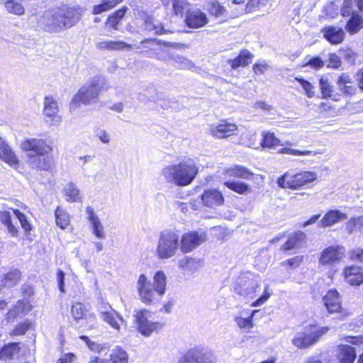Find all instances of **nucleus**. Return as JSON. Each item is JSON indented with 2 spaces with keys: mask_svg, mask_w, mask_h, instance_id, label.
Segmentation results:
<instances>
[{
  "mask_svg": "<svg viewBox=\"0 0 363 363\" xmlns=\"http://www.w3.org/2000/svg\"><path fill=\"white\" fill-rule=\"evenodd\" d=\"M233 288L238 296L253 299L260 291L259 277L250 272L241 274L234 281Z\"/></svg>",
  "mask_w": 363,
  "mask_h": 363,
  "instance_id": "6",
  "label": "nucleus"
},
{
  "mask_svg": "<svg viewBox=\"0 0 363 363\" xmlns=\"http://www.w3.org/2000/svg\"><path fill=\"white\" fill-rule=\"evenodd\" d=\"M208 12L211 16H215L216 18H221L226 17L227 11L224 6H221L218 2H213L208 9Z\"/></svg>",
  "mask_w": 363,
  "mask_h": 363,
  "instance_id": "49",
  "label": "nucleus"
},
{
  "mask_svg": "<svg viewBox=\"0 0 363 363\" xmlns=\"http://www.w3.org/2000/svg\"><path fill=\"white\" fill-rule=\"evenodd\" d=\"M55 216L57 225L61 229H65L69 225V214L59 206L55 211Z\"/></svg>",
  "mask_w": 363,
  "mask_h": 363,
  "instance_id": "41",
  "label": "nucleus"
},
{
  "mask_svg": "<svg viewBox=\"0 0 363 363\" xmlns=\"http://www.w3.org/2000/svg\"><path fill=\"white\" fill-rule=\"evenodd\" d=\"M128 363V354L121 347H113L109 354V359H100L98 357H91L89 363Z\"/></svg>",
  "mask_w": 363,
  "mask_h": 363,
  "instance_id": "16",
  "label": "nucleus"
},
{
  "mask_svg": "<svg viewBox=\"0 0 363 363\" xmlns=\"http://www.w3.org/2000/svg\"><path fill=\"white\" fill-rule=\"evenodd\" d=\"M21 277V272L18 269H13L4 274L1 283L6 287H12L18 284Z\"/></svg>",
  "mask_w": 363,
  "mask_h": 363,
  "instance_id": "38",
  "label": "nucleus"
},
{
  "mask_svg": "<svg viewBox=\"0 0 363 363\" xmlns=\"http://www.w3.org/2000/svg\"><path fill=\"white\" fill-rule=\"evenodd\" d=\"M48 155H35L33 152H28L27 163L33 169L48 171L53 164V157Z\"/></svg>",
  "mask_w": 363,
  "mask_h": 363,
  "instance_id": "13",
  "label": "nucleus"
},
{
  "mask_svg": "<svg viewBox=\"0 0 363 363\" xmlns=\"http://www.w3.org/2000/svg\"><path fill=\"white\" fill-rule=\"evenodd\" d=\"M258 311L257 310L252 311L247 318L237 316L235 318V322L240 329L249 330L253 327L252 318Z\"/></svg>",
  "mask_w": 363,
  "mask_h": 363,
  "instance_id": "48",
  "label": "nucleus"
},
{
  "mask_svg": "<svg viewBox=\"0 0 363 363\" xmlns=\"http://www.w3.org/2000/svg\"><path fill=\"white\" fill-rule=\"evenodd\" d=\"M153 280V283H151L143 274L139 276L137 281V290L140 299L147 305L158 301L166 291L167 277L163 272H156Z\"/></svg>",
  "mask_w": 363,
  "mask_h": 363,
  "instance_id": "2",
  "label": "nucleus"
},
{
  "mask_svg": "<svg viewBox=\"0 0 363 363\" xmlns=\"http://www.w3.org/2000/svg\"><path fill=\"white\" fill-rule=\"evenodd\" d=\"M63 193L66 196V200L69 202H77L81 200L79 190L73 182H69L65 186Z\"/></svg>",
  "mask_w": 363,
  "mask_h": 363,
  "instance_id": "35",
  "label": "nucleus"
},
{
  "mask_svg": "<svg viewBox=\"0 0 363 363\" xmlns=\"http://www.w3.org/2000/svg\"><path fill=\"white\" fill-rule=\"evenodd\" d=\"M178 69H191L194 67V62L184 56L172 53L171 58Z\"/></svg>",
  "mask_w": 363,
  "mask_h": 363,
  "instance_id": "45",
  "label": "nucleus"
},
{
  "mask_svg": "<svg viewBox=\"0 0 363 363\" xmlns=\"http://www.w3.org/2000/svg\"><path fill=\"white\" fill-rule=\"evenodd\" d=\"M344 277L350 285L359 286L363 283V269L356 265L347 266L344 269Z\"/></svg>",
  "mask_w": 363,
  "mask_h": 363,
  "instance_id": "20",
  "label": "nucleus"
},
{
  "mask_svg": "<svg viewBox=\"0 0 363 363\" xmlns=\"http://www.w3.org/2000/svg\"><path fill=\"white\" fill-rule=\"evenodd\" d=\"M352 83V81L349 74L343 73L339 77L337 81V85L338 89L340 90L342 94L345 90V88L347 87V84H350Z\"/></svg>",
  "mask_w": 363,
  "mask_h": 363,
  "instance_id": "56",
  "label": "nucleus"
},
{
  "mask_svg": "<svg viewBox=\"0 0 363 363\" xmlns=\"http://www.w3.org/2000/svg\"><path fill=\"white\" fill-rule=\"evenodd\" d=\"M206 241V233L191 231L185 233L179 238L180 248L182 252L188 253Z\"/></svg>",
  "mask_w": 363,
  "mask_h": 363,
  "instance_id": "9",
  "label": "nucleus"
},
{
  "mask_svg": "<svg viewBox=\"0 0 363 363\" xmlns=\"http://www.w3.org/2000/svg\"><path fill=\"white\" fill-rule=\"evenodd\" d=\"M0 220L6 227L8 232L12 236L18 235L16 227L11 222V213L9 211H0Z\"/></svg>",
  "mask_w": 363,
  "mask_h": 363,
  "instance_id": "43",
  "label": "nucleus"
},
{
  "mask_svg": "<svg viewBox=\"0 0 363 363\" xmlns=\"http://www.w3.org/2000/svg\"><path fill=\"white\" fill-rule=\"evenodd\" d=\"M184 21L189 28H199L205 26L208 22V19L205 13L196 9L188 11Z\"/></svg>",
  "mask_w": 363,
  "mask_h": 363,
  "instance_id": "17",
  "label": "nucleus"
},
{
  "mask_svg": "<svg viewBox=\"0 0 363 363\" xmlns=\"http://www.w3.org/2000/svg\"><path fill=\"white\" fill-rule=\"evenodd\" d=\"M21 147L24 151L33 152L35 155L50 154L52 150L45 140L38 138L25 140Z\"/></svg>",
  "mask_w": 363,
  "mask_h": 363,
  "instance_id": "11",
  "label": "nucleus"
},
{
  "mask_svg": "<svg viewBox=\"0 0 363 363\" xmlns=\"http://www.w3.org/2000/svg\"><path fill=\"white\" fill-rule=\"evenodd\" d=\"M86 213L87 214V218L91 223L93 234L99 239L105 238L104 226L102 225L99 217L94 213L93 208L90 206H87L86 208Z\"/></svg>",
  "mask_w": 363,
  "mask_h": 363,
  "instance_id": "27",
  "label": "nucleus"
},
{
  "mask_svg": "<svg viewBox=\"0 0 363 363\" xmlns=\"http://www.w3.org/2000/svg\"><path fill=\"white\" fill-rule=\"evenodd\" d=\"M123 0H102L101 2L93 6L92 13L94 15L101 13L115 7Z\"/></svg>",
  "mask_w": 363,
  "mask_h": 363,
  "instance_id": "40",
  "label": "nucleus"
},
{
  "mask_svg": "<svg viewBox=\"0 0 363 363\" xmlns=\"http://www.w3.org/2000/svg\"><path fill=\"white\" fill-rule=\"evenodd\" d=\"M363 28V18L356 11L352 12L348 20L345 29L350 34H355Z\"/></svg>",
  "mask_w": 363,
  "mask_h": 363,
  "instance_id": "32",
  "label": "nucleus"
},
{
  "mask_svg": "<svg viewBox=\"0 0 363 363\" xmlns=\"http://www.w3.org/2000/svg\"><path fill=\"white\" fill-rule=\"evenodd\" d=\"M320 88L323 96L324 98L332 97V93L333 91V87L330 84L328 80L324 77H321L319 80Z\"/></svg>",
  "mask_w": 363,
  "mask_h": 363,
  "instance_id": "51",
  "label": "nucleus"
},
{
  "mask_svg": "<svg viewBox=\"0 0 363 363\" xmlns=\"http://www.w3.org/2000/svg\"><path fill=\"white\" fill-rule=\"evenodd\" d=\"M303 259V256L302 255L295 256L292 258L283 261L281 262V265L283 267L288 266L290 269H296L300 266Z\"/></svg>",
  "mask_w": 363,
  "mask_h": 363,
  "instance_id": "57",
  "label": "nucleus"
},
{
  "mask_svg": "<svg viewBox=\"0 0 363 363\" xmlns=\"http://www.w3.org/2000/svg\"><path fill=\"white\" fill-rule=\"evenodd\" d=\"M328 330L327 327L318 328L316 325H310L305 328L303 332L298 333L295 335L293 344L300 349L308 348L314 345Z\"/></svg>",
  "mask_w": 363,
  "mask_h": 363,
  "instance_id": "7",
  "label": "nucleus"
},
{
  "mask_svg": "<svg viewBox=\"0 0 363 363\" xmlns=\"http://www.w3.org/2000/svg\"><path fill=\"white\" fill-rule=\"evenodd\" d=\"M13 213L15 214L16 218L18 219L22 228L25 230V232L28 233L31 230V225L28 222L25 214L21 213L18 209L13 210Z\"/></svg>",
  "mask_w": 363,
  "mask_h": 363,
  "instance_id": "58",
  "label": "nucleus"
},
{
  "mask_svg": "<svg viewBox=\"0 0 363 363\" xmlns=\"http://www.w3.org/2000/svg\"><path fill=\"white\" fill-rule=\"evenodd\" d=\"M5 7L8 12L21 16L24 13L25 9L21 4V0H4Z\"/></svg>",
  "mask_w": 363,
  "mask_h": 363,
  "instance_id": "44",
  "label": "nucleus"
},
{
  "mask_svg": "<svg viewBox=\"0 0 363 363\" xmlns=\"http://www.w3.org/2000/svg\"><path fill=\"white\" fill-rule=\"evenodd\" d=\"M146 311H140L135 315V321L138 331L144 336L149 337L153 331L161 326L158 322H150L147 317Z\"/></svg>",
  "mask_w": 363,
  "mask_h": 363,
  "instance_id": "12",
  "label": "nucleus"
},
{
  "mask_svg": "<svg viewBox=\"0 0 363 363\" xmlns=\"http://www.w3.org/2000/svg\"><path fill=\"white\" fill-rule=\"evenodd\" d=\"M213 354L199 347L188 350L178 360V363H214Z\"/></svg>",
  "mask_w": 363,
  "mask_h": 363,
  "instance_id": "8",
  "label": "nucleus"
},
{
  "mask_svg": "<svg viewBox=\"0 0 363 363\" xmlns=\"http://www.w3.org/2000/svg\"><path fill=\"white\" fill-rule=\"evenodd\" d=\"M197 263L198 262L195 259L185 257L179 261V266L183 269L191 271L194 269Z\"/></svg>",
  "mask_w": 363,
  "mask_h": 363,
  "instance_id": "59",
  "label": "nucleus"
},
{
  "mask_svg": "<svg viewBox=\"0 0 363 363\" xmlns=\"http://www.w3.org/2000/svg\"><path fill=\"white\" fill-rule=\"evenodd\" d=\"M19 342H10L0 350V359L6 360L13 357L20 351Z\"/></svg>",
  "mask_w": 363,
  "mask_h": 363,
  "instance_id": "37",
  "label": "nucleus"
},
{
  "mask_svg": "<svg viewBox=\"0 0 363 363\" xmlns=\"http://www.w3.org/2000/svg\"><path fill=\"white\" fill-rule=\"evenodd\" d=\"M198 173L197 167L191 162H183L178 164L163 168L162 174L167 182L179 186L190 184Z\"/></svg>",
  "mask_w": 363,
  "mask_h": 363,
  "instance_id": "3",
  "label": "nucleus"
},
{
  "mask_svg": "<svg viewBox=\"0 0 363 363\" xmlns=\"http://www.w3.org/2000/svg\"><path fill=\"white\" fill-rule=\"evenodd\" d=\"M279 153L281 154H289V155H300V156H304V155H315L316 152L311 150H298L295 149H291L289 147H284L279 150Z\"/></svg>",
  "mask_w": 363,
  "mask_h": 363,
  "instance_id": "54",
  "label": "nucleus"
},
{
  "mask_svg": "<svg viewBox=\"0 0 363 363\" xmlns=\"http://www.w3.org/2000/svg\"><path fill=\"white\" fill-rule=\"evenodd\" d=\"M347 218L346 213L341 212L339 210H330L328 211L318 223L320 228H326L334 225L341 220H345Z\"/></svg>",
  "mask_w": 363,
  "mask_h": 363,
  "instance_id": "23",
  "label": "nucleus"
},
{
  "mask_svg": "<svg viewBox=\"0 0 363 363\" xmlns=\"http://www.w3.org/2000/svg\"><path fill=\"white\" fill-rule=\"evenodd\" d=\"M128 10V9L127 6H123L120 9L116 11L108 17L106 23L113 29L118 30V25L124 17Z\"/></svg>",
  "mask_w": 363,
  "mask_h": 363,
  "instance_id": "39",
  "label": "nucleus"
},
{
  "mask_svg": "<svg viewBox=\"0 0 363 363\" xmlns=\"http://www.w3.org/2000/svg\"><path fill=\"white\" fill-rule=\"evenodd\" d=\"M161 44H163L165 46H172V43L169 42H163L162 43L161 40H159V44L157 48V50L155 52V55L154 58H156L157 60L166 62L171 58L172 53L169 52L168 50L161 48Z\"/></svg>",
  "mask_w": 363,
  "mask_h": 363,
  "instance_id": "46",
  "label": "nucleus"
},
{
  "mask_svg": "<svg viewBox=\"0 0 363 363\" xmlns=\"http://www.w3.org/2000/svg\"><path fill=\"white\" fill-rule=\"evenodd\" d=\"M357 357L354 347L348 345L339 346L337 358L340 363H353Z\"/></svg>",
  "mask_w": 363,
  "mask_h": 363,
  "instance_id": "30",
  "label": "nucleus"
},
{
  "mask_svg": "<svg viewBox=\"0 0 363 363\" xmlns=\"http://www.w3.org/2000/svg\"><path fill=\"white\" fill-rule=\"evenodd\" d=\"M253 71L256 74H264L270 66L264 60H259L253 65Z\"/></svg>",
  "mask_w": 363,
  "mask_h": 363,
  "instance_id": "62",
  "label": "nucleus"
},
{
  "mask_svg": "<svg viewBox=\"0 0 363 363\" xmlns=\"http://www.w3.org/2000/svg\"><path fill=\"white\" fill-rule=\"evenodd\" d=\"M224 185L229 189L240 194H245L250 191V186L245 182L229 180L226 181Z\"/></svg>",
  "mask_w": 363,
  "mask_h": 363,
  "instance_id": "42",
  "label": "nucleus"
},
{
  "mask_svg": "<svg viewBox=\"0 0 363 363\" xmlns=\"http://www.w3.org/2000/svg\"><path fill=\"white\" fill-rule=\"evenodd\" d=\"M14 306L19 315L26 314L32 309V306L28 299L20 300Z\"/></svg>",
  "mask_w": 363,
  "mask_h": 363,
  "instance_id": "55",
  "label": "nucleus"
},
{
  "mask_svg": "<svg viewBox=\"0 0 363 363\" xmlns=\"http://www.w3.org/2000/svg\"><path fill=\"white\" fill-rule=\"evenodd\" d=\"M72 314L74 319L77 321L82 319H95V315L93 313H88L84 306L82 303H75L72 307Z\"/></svg>",
  "mask_w": 363,
  "mask_h": 363,
  "instance_id": "34",
  "label": "nucleus"
},
{
  "mask_svg": "<svg viewBox=\"0 0 363 363\" xmlns=\"http://www.w3.org/2000/svg\"><path fill=\"white\" fill-rule=\"evenodd\" d=\"M345 252V250L342 246H330L322 251L319 262L324 266H332L342 259Z\"/></svg>",
  "mask_w": 363,
  "mask_h": 363,
  "instance_id": "10",
  "label": "nucleus"
},
{
  "mask_svg": "<svg viewBox=\"0 0 363 363\" xmlns=\"http://www.w3.org/2000/svg\"><path fill=\"white\" fill-rule=\"evenodd\" d=\"M142 28L144 30L153 32L155 35H161L167 33L161 22L152 16H146L144 18Z\"/></svg>",
  "mask_w": 363,
  "mask_h": 363,
  "instance_id": "29",
  "label": "nucleus"
},
{
  "mask_svg": "<svg viewBox=\"0 0 363 363\" xmlns=\"http://www.w3.org/2000/svg\"><path fill=\"white\" fill-rule=\"evenodd\" d=\"M363 227V216L350 218L346 223V228L350 233L360 229Z\"/></svg>",
  "mask_w": 363,
  "mask_h": 363,
  "instance_id": "50",
  "label": "nucleus"
},
{
  "mask_svg": "<svg viewBox=\"0 0 363 363\" xmlns=\"http://www.w3.org/2000/svg\"><path fill=\"white\" fill-rule=\"evenodd\" d=\"M238 127L235 124L223 121L218 125L211 127V133L217 138H228L235 134Z\"/></svg>",
  "mask_w": 363,
  "mask_h": 363,
  "instance_id": "22",
  "label": "nucleus"
},
{
  "mask_svg": "<svg viewBox=\"0 0 363 363\" xmlns=\"http://www.w3.org/2000/svg\"><path fill=\"white\" fill-rule=\"evenodd\" d=\"M323 13L326 16L334 18L338 14V6L333 1L328 2L323 7Z\"/></svg>",
  "mask_w": 363,
  "mask_h": 363,
  "instance_id": "53",
  "label": "nucleus"
},
{
  "mask_svg": "<svg viewBox=\"0 0 363 363\" xmlns=\"http://www.w3.org/2000/svg\"><path fill=\"white\" fill-rule=\"evenodd\" d=\"M323 301L327 311L330 313L341 312V300L340 294L336 289H330L323 296Z\"/></svg>",
  "mask_w": 363,
  "mask_h": 363,
  "instance_id": "18",
  "label": "nucleus"
},
{
  "mask_svg": "<svg viewBox=\"0 0 363 363\" xmlns=\"http://www.w3.org/2000/svg\"><path fill=\"white\" fill-rule=\"evenodd\" d=\"M0 159L8 163L11 167H16L19 160L6 141L0 136Z\"/></svg>",
  "mask_w": 363,
  "mask_h": 363,
  "instance_id": "26",
  "label": "nucleus"
},
{
  "mask_svg": "<svg viewBox=\"0 0 363 363\" xmlns=\"http://www.w3.org/2000/svg\"><path fill=\"white\" fill-rule=\"evenodd\" d=\"M226 173L229 177H235L245 179H250L253 175V173L247 168L238 164H235L226 170Z\"/></svg>",
  "mask_w": 363,
  "mask_h": 363,
  "instance_id": "36",
  "label": "nucleus"
},
{
  "mask_svg": "<svg viewBox=\"0 0 363 363\" xmlns=\"http://www.w3.org/2000/svg\"><path fill=\"white\" fill-rule=\"evenodd\" d=\"M341 60L336 54H330L328 67L337 69L341 66Z\"/></svg>",
  "mask_w": 363,
  "mask_h": 363,
  "instance_id": "64",
  "label": "nucleus"
},
{
  "mask_svg": "<svg viewBox=\"0 0 363 363\" xmlns=\"http://www.w3.org/2000/svg\"><path fill=\"white\" fill-rule=\"evenodd\" d=\"M58 104L52 96H45L44 99L43 114L52 118V124L57 125L61 122V118L57 115Z\"/></svg>",
  "mask_w": 363,
  "mask_h": 363,
  "instance_id": "21",
  "label": "nucleus"
},
{
  "mask_svg": "<svg viewBox=\"0 0 363 363\" xmlns=\"http://www.w3.org/2000/svg\"><path fill=\"white\" fill-rule=\"evenodd\" d=\"M317 179V174L313 172L305 171L291 174L288 184L290 189H297L311 183Z\"/></svg>",
  "mask_w": 363,
  "mask_h": 363,
  "instance_id": "15",
  "label": "nucleus"
},
{
  "mask_svg": "<svg viewBox=\"0 0 363 363\" xmlns=\"http://www.w3.org/2000/svg\"><path fill=\"white\" fill-rule=\"evenodd\" d=\"M349 257L352 261L363 262V249L357 247L350 250Z\"/></svg>",
  "mask_w": 363,
  "mask_h": 363,
  "instance_id": "63",
  "label": "nucleus"
},
{
  "mask_svg": "<svg viewBox=\"0 0 363 363\" xmlns=\"http://www.w3.org/2000/svg\"><path fill=\"white\" fill-rule=\"evenodd\" d=\"M187 5L186 0H173L172 8L176 15H182Z\"/></svg>",
  "mask_w": 363,
  "mask_h": 363,
  "instance_id": "61",
  "label": "nucleus"
},
{
  "mask_svg": "<svg viewBox=\"0 0 363 363\" xmlns=\"http://www.w3.org/2000/svg\"><path fill=\"white\" fill-rule=\"evenodd\" d=\"M100 318L108 323L113 329L119 331L121 325L124 323L123 318L111 306H105L104 310L99 311Z\"/></svg>",
  "mask_w": 363,
  "mask_h": 363,
  "instance_id": "14",
  "label": "nucleus"
},
{
  "mask_svg": "<svg viewBox=\"0 0 363 363\" xmlns=\"http://www.w3.org/2000/svg\"><path fill=\"white\" fill-rule=\"evenodd\" d=\"M106 86L105 78L101 75L95 76L84 84L74 96L72 102L76 105L79 104L89 105L96 103L99 93L106 89Z\"/></svg>",
  "mask_w": 363,
  "mask_h": 363,
  "instance_id": "4",
  "label": "nucleus"
},
{
  "mask_svg": "<svg viewBox=\"0 0 363 363\" xmlns=\"http://www.w3.org/2000/svg\"><path fill=\"white\" fill-rule=\"evenodd\" d=\"M201 200L206 206L215 208L216 206L223 204L224 198L219 191L216 189H208L201 195Z\"/></svg>",
  "mask_w": 363,
  "mask_h": 363,
  "instance_id": "24",
  "label": "nucleus"
},
{
  "mask_svg": "<svg viewBox=\"0 0 363 363\" xmlns=\"http://www.w3.org/2000/svg\"><path fill=\"white\" fill-rule=\"evenodd\" d=\"M79 338L85 342L87 347L92 352H101L104 349L103 346L97 342L91 341L88 336L81 335Z\"/></svg>",
  "mask_w": 363,
  "mask_h": 363,
  "instance_id": "60",
  "label": "nucleus"
},
{
  "mask_svg": "<svg viewBox=\"0 0 363 363\" xmlns=\"http://www.w3.org/2000/svg\"><path fill=\"white\" fill-rule=\"evenodd\" d=\"M306 234L302 231H296L291 233L285 243L280 247L281 251L298 250L306 243Z\"/></svg>",
  "mask_w": 363,
  "mask_h": 363,
  "instance_id": "19",
  "label": "nucleus"
},
{
  "mask_svg": "<svg viewBox=\"0 0 363 363\" xmlns=\"http://www.w3.org/2000/svg\"><path fill=\"white\" fill-rule=\"evenodd\" d=\"M159 40L152 38H147L140 42V45L136 46L137 49H140V52L147 57L154 58Z\"/></svg>",
  "mask_w": 363,
  "mask_h": 363,
  "instance_id": "28",
  "label": "nucleus"
},
{
  "mask_svg": "<svg viewBox=\"0 0 363 363\" xmlns=\"http://www.w3.org/2000/svg\"><path fill=\"white\" fill-rule=\"evenodd\" d=\"M279 142L280 140L277 137H275L273 133H262V138L260 143L262 147H274L275 146H277L279 144Z\"/></svg>",
  "mask_w": 363,
  "mask_h": 363,
  "instance_id": "47",
  "label": "nucleus"
},
{
  "mask_svg": "<svg viewBox=\"0 0 363 363\" xmlns=\"http://www.w3.org/2000/svg\"><path fill=\"white\" fill-rule=\"evenodd\" d=\"M96 47L99 50H121L131 48V45L121 40H108L101 41L96 43Z\"/></svg>",
  "mask_w": 363,
  "mask_h": 363,
  "instance_id": "33",
  "label": "nucleus"
},
{
  "mask_svg": "<svg viewBox=\"0 0 363 363\" xmlns=\"http://www.w3.org/2000/svg\"><path fill=\"white\" fill-rule=\"evenodd\" d=\"M253 57V54L247 50H242L239 55L233 60H228V64L233 69L240 67H245L250 64Z\"/></svg>",
  "mask_w": 363,
  "mask_h": 363,
  "instance_id": "31",
  "label": "nucleus"
},
{
  "mask_svg": "<svg viewBox=\"0 0 363 363\" xmlns=\"http://www.w3.org/2000/svg\"><path fill=\"white\" fill-rule=\"evenodd\" d=\"M80 9L63 6L45 11L38 18V26L45 31L57 33L74 26L81 18Z\"/></svg>",
  "mask_w": 363,
  "mask_h": 363,
  "instance_id": "1",
  "label": "nucleus"
},
{
  "mask_svg": "<svg viewBox=\"0 0 363 363\" xmlns=\"http://www.w3.org/2000/svg\"><path fill=\"white\" fill-rule=\"evenodd\" d=\"M324 38L331 44L341 43L345 38V31L342 28L336 26L325 27L322 29Z\"/></svg>",
  "mask_w": 363,
  "mask_h": 363,
  "instance_id": "25",
  "label": "nucleus"
},
{
  "mask_svg": "<svg viewBox=\"0 0 363 363\" xmlns=\"http://www.w3.org/2000/svg\"><path fill=\"white\" fill-rule=\"evenodd\" d=\"M179 235L172 230L160 232L156 247L155 255L159 259L173 257L179 247Z\"/></svg>",
  "mask_w": 363,
  "mask_h": 363,
  "instance_id": "5",
  "label": "nucleus"
},
{
  "mask_svg": "<svg viewBox=\"0 0 363 363\" xmlns=\"http://www.w3.org/2000/svg\"><path fill=\"white\" fill-rule=\"evenodd\" d=\"M295 80L297 81L301 85L302 88L305 91V94L307 95L308 97L312 98L314 96V86L310 82L301 77H295Z\"/></svg>",
  "mask_w": 363,
  "mask_h": 363,
  "instance_id": "52",
  "label": "nucleus"
}]
</instances>
